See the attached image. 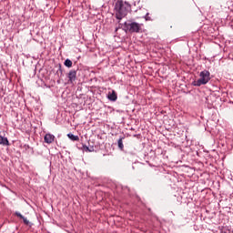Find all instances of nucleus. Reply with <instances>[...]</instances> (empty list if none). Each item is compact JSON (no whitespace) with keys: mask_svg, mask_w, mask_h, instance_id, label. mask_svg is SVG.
<instances>
[{"mask_svg":"<svg viewBox=\"0 0 233 233\" xmlns=\"http://www.w3.org/2000/svg\"><path fill=\"white\" fill-rule=\"evenodd\" d=\"M15 214L17 218H20V219H25V216H23L20 212L16 211Z\"/></svg>","mask_w":233,"mask_h":233,"instance_id":"12","label":"nucleus"},{"mask_svg":"<svg viewBox=\"0 0 233 233\" xmlns=\"http://www.w3.org/2000/svg\"><path fill=\"white\" fill-rule=\"evenodd\" d=\"M130 10H132V6L130 4H128V2L118 0L115 4V15L118 21H121L123 17H127Z\"/></svg>","mask_w":233,"mask_h":233,"instance_id":"1","label":"nucleus"},{"mask_svg":"<svg viewBox=\"0 0 233 233\" xmlns=\"http://www.w3.org/2000/svg\"><path fill=\"white\" fill-rule=\"evenodd\" d=\"M119 30V27H116L115 32H117Z\"/></svg>","mask_w":233,"mask_h":233,"instance_id":"14","label":"nucleus"},{"mask_svg":"<svg viewBox=\"0 0 233 233\" xmlns=\"http://www.w3.org/2000/svg\"><path fill=\"white\" fill-rule=\"evenodd\" d=\"M117 143H118V148H120V150H123V148H125V146L123 145V137L119 138Z\"/></svg>","mask_w":233,"mask_h":233,"instance_id":"11","label":"nucleus"},{"mask_svg":"<svg viewBox=\"0 0 233 233\" xmlns=\"http://www.w3.org/2000/svg\"><path fill=\"white\" fill-rule=\"evenodd\" d=\"M67 77L69 79V83H74V81H76V79H77V71L72 69L69 71Z\"/></svg>","mask_w":233,"mask_h":233,"instance_id":"4","label":"nucleus"},{"mask_svg":"<svg viewBox=\"0 0 233 233\" xmlns=\"http://www.w3.org/2000/svg\"><path fill=\"white\" fill-rule=\"evenodd\" d=\"M56 139V137L50 133L46 134L44 137L45 143H47V145H52Z\"/></svg>","mask_w":233,"mask_h":233,"instance_id":"5","label":"nucleus"},{"mask_svg":"<svg viewBox=\"0 0 233 233\" xmlns=\"http://www.w3.org/2000/svg\"><path fill=\"white\" fill-rule=\"evenodd\" d=\"M67 137H69V139H71V141H79V137L75 136L72 133L67 134Z\"/></svg>","mask_w":233,"mask_h":233,"instance_id":"8","label":"nucleus"},{"mask_svg":"<svg viewBox=\"0 0 233 233\" xmlns=\"http://www.w3.org/2000/svg\"><path fill=\"white\" fill-rule=\"evenodd\" d=\"M83 150H85V152H94V147H88L86 145H83L82 146Z\"/></svg>","mask_w":233,"mask_h":233,"instance_id":"10","label":"nucleus"},{"mask_svg":"<svg viewBox=\"0 0 233 233\" xmlns=\"http://www.w3.org/2000/svg\"><path fill=\"white\" fill-rule=\"evenodd\" d=\"M208 81H210V72L203 70L199 73V78L195 80L192 85L193 86H202V85H207Z\"/></svg>","mask_w":233,"mask_h":233,"instance_id":"2","label":"nucleus"},{"mask_svg":"<svg viewBox=\"0 0 233 233\" xmlns=\"http://www.w3.org/2000/svg\"><path fill=\"white\" fill-rule=\"evenodd\" d=\"M65 66H67V68H72V60L70 59H66L65 63H64Z\"/></svg>","mask_w":233,"mask_h":233,"instance_id":"9","label":"nucleus"},{"mask_svg":"<svg viewBox=\"0 0 233 233\" xmlns=\"http://www.w3.org/2000/svg\"><path fill=\"white\" fill-rule=\"evenodd\" d=\"M0 145H3L4 147H8L10 145V142L8 141L7 137L0 135Z\"/></svg>","mask_w":233,"mask_h":233,"instance_id":"7","label":"nucleus"},{"mask_svg":"<svg viewBox=\"0 0 233 233\" xmlns=\"http://www.w3.org/2000/svg\"><path fill=\"white\" fill-rule=\"evenodd\" d=\"M22 219H23L25 225H29L30 224V221L26 218L24 217V218H22Z\"/></svg>","mask_w":233,"mask_h":233,"instance_id":"13","label":"nucleus"},{"mask_svg":"<svg viewBox=\"0 0 233 233\" xmlns=\"http://www.w3.org/2000/svg\"><path fill=\"white\" fill-rule=\"evenodd\" d=\"M107 99L109 101H117V94H116L115 90H112V93H108Z\"/></svg>","mask_w":233,"mask_h":233,"instance_id":"6","label":"nucleus"},{"mask_svg":"<svg viewBox=\"0 0 233 233\" xmlns=\"http://www.w3.org/2000/svg\"><path fill=\"white\" fill-rule=\"evenodd\" d=\"M124 26L130 32L131 34H139L141 32V26L143 24H139L137 22L127 23L125 22Z\"/></svg>","mask_w":233,"mask_h":233,"instance_id":"3","label":"nucleus"}]
</instances>
